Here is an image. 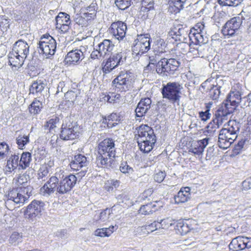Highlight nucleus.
<instances>
[{
    "label": "nucleus",
    "instance_id": "1",
    "mask_svg": "<svg viewBox=\"0 0 251 251\" xmlns=\"http://www.w3.org/2000/svg\"><path fill=\"white\" fill-rule=\"evenodd\" d=\"M115 156V144L113 139L107 138L99 144V155L96 160L99 167L107 168L111 167Z\"/></svg>",
    "mask_w": 251,
    "mask_h": 251
},
{
    "label": "nucleus",
    "instance_id": "2",
    "mask_svg": "<svg viewBox=\"0 0 251 251\" xmlns=\"http://www.w3.org/2000/svg\"><path fill=\"white\" fill-rule=\"evenodd\" d=\"M29 46L26 42L19 40L13 46L12 50L8 54L9 63L13 67L20 68L29 53Z\"/></svg>",
    "mask_w": 251,
    "mask_h": 251
},
{
    "label": "nucleus",
    "instance_id": "3",
    "mask_svg": "<svg viewBox=\"0 0 251 251\" xmlns=\"http://www.w3.org/2000/svg\"><path fill=\"white\" fill-rule=\"evenodd\" d=\"M137 142L141 151L149 152L156 142L153 130L147 125H141L137 130Z\"/></svg>",
    "mask_w": 251,
    "mask_h": 251
},
{
    "label": "nucleus",
    "instance_id": "4",
    "mask_svg": "<svg viewBox=\"0 0 251 251\" xmlns=\"http://www.w3.org/2000/svg\"><path fill=\"white\" fill-rule=\"evenodd\" d=\"M205 26L203 22L198 23L191 29L189 34L190 39L196 44L197 50L200 57L203 56V45L208 41V38L206 34Z\"/></svg>",
    "mask_w": 251,
    "mask_h": 251
},
{
    "label": "nucleus",
    "instance_id": "5",
    "mask_svg": "<svg viewBox=\"0 0 251 251\" xmlns=\"http://www.w3.org/2000/svg\"><path fill=\"white\" fill-rule=\"evenodd\" d=\"M182 89V87L178 82H168L162 88L163 97L172 103L178 102L180 100V95Z\"/></svg>",
    "mask_w": 251,
    "mask_h": 251
},
{
    "label": "nucleus",
    "instance_id": "6",
    "mask_svg": "<svg viewBox=\"0 0 251 251\" xmlns=\"http://www.w3.org/2000/svg\"><path fill=\"white\" fill-rule=\"evenodd\" d=\"M242 93L239 86H234L232 87L228 94L226 100L227 103L230 102V105L237 107L240 105L241 107H244L249 105L247 97H242Z\"/></svg>",
    "mask_w": 251,
    "mask_h": 251
},
{
    "label": "nucleus",
    "instance_id": "7",
    "mask_svg": "<svg viewBox=\"0 0 251 251\" xmlns=\"http://www.w3.org/2000/svg\"><path fill=\"white\" fill-rule=\"evenodd\" d=\"M134 80V76L132 73L122 71L113 80L112 83L117 88L121 89L122 91H126L131 87Z\"/></svg>",
    "mask_w": 251,
    "mask_h": 251
},
{
    "label": "nucleus",
    "instance_id": "8",
    "mask_svg": "<svg viewBox=\"0 0 251 251\" xmlns=\"http://www.w3.org/2000/svg\"><path fill=\"white\" fill-rule=\"evenodd\" d=\"M20 190L21 189H13L5 195V204L7 207L10 208L11 205L13 203L23 205L28 201V196H24Z\"/></svg>",
    "mask_w": 251,
    "mask_h": 251
},
{
    "label": "nucleus",
    "instance_id": "9",
    "mask_svg": "<svg viewBox=\"0 0 251 251\" xmlns=\"http://www.w3.org/2000/svg\"><path fill=\"white\" fill-rule=\"evenodd\" d=\"M242 23V19L239 17L231 18L225 24L222 30V33L227 37L237 34Z\"/></svg>",
    "mask_w": 251,
    "mask_h": 251
},
{
    "label": "nucleus",
    "instance_id": "10",
    "mask_svg": "<svg viewBox=\"0 0 251 251\" xmlns=\"http://www.w3.org/2000/svg\"><path fill=\"white\" fill-rule=\"evenodd\" d=\"M125 58L124 54L122 52L112 54L102 67L103 72L105 74L109 73L116 67L121 65Z\"/></svg>",
    "mask_w": 251,
    "mask_h": 251
},
{
    "label": "nucleus",
    "instance_id": "11",
    "mask_svg": "<svg viewBox=\"0 0 251 251\" xmlns=\"http://www.w3.org/2000/svg\"><path fill=\"white\" fill-rule=\"evenodd\" d=\"M150 49V38L147 35H141L132 46V53L136 55H142Z\"/></svg>",
    "mask_w": 251,
    "mask_h": 251
},
{
    "label": "nucleus",
    "instance_id": "12",
    "mask_svg": "<svg viewBox=\"0 0 251 251\" xmlns=\"http://www.w3.org/2000/svg\"><path fill=\"white\" fill-rule=\"evenodd\" d=\"M45 203L41 201L33 200L24 211L25 218L32 219L45 210Z\"/></svg>",
    "mask_w": 251,
    "mask_h": 251
},
{
    "label": "nucleus",
    "instance_id": "13",
    "mask_svg": "<svg viewBox=\"0 0 251 251\" xmlns=\"http://www.w3.org/2000/svg\"><path fill=\"white\" fill-rule=\"evenodd\" d=\"M237 135L229 132L227 128H222L219 135L218 145L223 149L228 148L236 139Z\"/></svg>",
    "mask_w": 251,
    "mask_h": 251
},
{
    "label": "nucleus",
    "instance_id": "14",
    "mask_svg": "<svg viewBox=\"0 0 251 251\" xmlns=\"http://www.w3.org/2000/svg\"><path fill=\"white\" fill-rule=\"evenodd\" d=\"M114 45L109 40L105 39L99 44L98 49L92 51L90 55L92 58L98 59L110 52L114 48Z\"/></svg>",
    "mask_w": 251,
    "mask_h": 251
},
{
    "label": "nucleus",
    "instance_id": "15",
    "mask_svg": "<svg viewBox=\"0 0 251 251\" xmlns=\"http://www.w3.org/2000/svg\"><path fill=\"white\" fill-rule=\"evenodd\" d=\"M58 179L55 176H52L46 183L40 188V194L46 197H49L55 191L58 190Z\"/></svg>",
    "mask_w": 251,
    "mask_h": 251
},
{
    "label": "nucleus",
    "instance_id": "16",
    "mask_svg": "<svg viewBox=\"0 0 251 251\" xmlns=\"http://www.w3.org/2000/svg\"><path fill=\"white\" fill-rule=\"evenodd\" d=\"M187 35V31L182 26L174 27L168 33V42L172 43L177 41L184 42Z\"/></svg>",
    "mask_w": 251,
    "mask_h": 251
},
{
    "label": "nucleus",
    "instance_id": "17",
    "mask_svg": "<svg viewBox=\"0 0 251 251\" xmlns=\"http://www.w3.org/2000/svg\"><path fill=\"white\" fill-rule=\"evenodd\" d=\"M229 247L234 251L243 250L251 248V238L239 236L231 241Z\"/></svg>",
    "mask_w": 251,
    "mask_h": 251
},
{
    "label": "nucleus",
    "instance_id": "18",
    "mask_svg": "<svg viewBox=\"0 0 251 251\" xmlns=\"http://www.w3.org/2000/svg\"><path fill=\"white\" fill-rule=\"evenodd\" d=\"M126 30V24L121 21L113 23L109 28L110 33L119 40H122L125 37Z\"/></svg>",
    "mask_w": 251,
    "mask_h": 251
},
{
    "label": "nucleus",
    "instance_id": "19",
    "mask_svg": "<svg viewBox=\"0 0 251 251\" xmlns=\"http://www.w3.org/2000/svg\"><path fill=\"white\" fill-rule=\"evenodd\" d=\"M76 180V177L75 175H70L66 176L59 183L58 193L60 194L67 193L75 186Z\"/></svg>",
    "mask_w": 251,
    "mask_h": 251
},
{
    "label": "nucleus",
    "instance_id": "20",
    "mask_svg": "<svg viewBox=\"0 0 251 251\" xmlns=\"http://www.w3.org/2000/svg\"><path fill=\"white\" fill-rule=\"evenodd\" d=\"M19 167L20 169L19 157L18 154L14 153L11 154L7 160L6 165L5 167V173L10 175L13 172H15Z\"/></svg>",
    "mask_w": 251,
    "mask_h": 251
},
{
    "label": "nucleus",
    "instance_id": "21",
    "mask_svg": "<svg viewBox=\"0 0 251 251\" xmlns=\"http://www.w3.org/2000/svg\"><path fill=\"white\" fill-rule=\"evenodd\" d=\"M78 136L77 126H72L69 127H62L60 137L63 140H73Z\"/></svg>",
    "mask_w": 251,
    "mask_h": 251
},
{
    "label": "nucleus",
    "instance_id": "22",
    "mask_svg": "<svg viewBox=\"0 0 251 251\" xmlns=\"http://www.w3.org/2000/svg\"><path fill=\"white\" fill-rule=\"evenodd\" d=\"M40 53L45 54L47 58L54 54L56 49V42L55 40H51L49 43H43L39 45L38 47Z\"/></svg>",
    "mask_w": 251,
    "mask_h": 251
},
{
    "label": "nucleus",
    "instance_id": "23",
    "mask_svg": "<svg viewBox=\"0 0 251 251\" xmlns=\"http://www.w3.org/2000/svg\"><path fill=\"white\" fill-rule=\"evenodd\" d=\"M151 100L149 98L141 99L135 109L136 116L138 117L144 116L151 108Z\"/></svg>",
    "mask_w": 251,
    "mask_h": 251
},
{
    "label": "nucleus",
    "instance_id": "24",
    "mask_svg": "<svg viewBox=\"0 0 251 251\" xmlns=\"http://www.w3.org/2000/svg\"><path fill=\"white\" fill-rule=\"evenodd\" d=\"M209 138H205L192 144L189 151L191 152L195 155H201L203 152L204 148L208 144Z\"/></svg>",
    "mask_w": 251,
    "mask_h": 251
},
{
    "label": "nucleus",
    "instance_id": "25",
    "mask_svg": "<svg viewBox=\"0 0 251 251\" xmlns=\"http://www.w3.org/2000/svg\"><path fill=\"white\" fill-rule=\"evenodd\" d=\"M190 188L189 187H182L175 197L176 203H183L187 201L191 198Z\"/></svg>",
    "mask_w": 251,
    "mask_h": 251
},
{
    "label": "nucleus",
    "instance_id": "26",
    "mask_svg": "<svg viewBox=\"0 0 251 251\" xmlns=\"http://www.w3.org/2000/svg\"><path fill=\"white\" fill-rule=\"evenodd\" d=\"M78 61V50L76 49L69 51L64 59V63L69 65H76Z\"/></svg>",
    "mask_w": 251,
    "mask_h": 251
},
{
    "label": "nucleus",
    "instance_id": "27",
    "mask_svg": "<svg viewBox=\"0 0 251 251\" xmlns=\"http://www.w3.org/2000/svg\"><path fill=\"white\" fill-rule=\"evenodd\" d=\"M228 103L224 101L216 111L215 115L227 117V116L232 113L234 108H231Z\"/></svg>",
    "mask_w": 251,
    "mask_h": 251
},
{
    "label": "nucleus",
    "instance_id": "28",
    "mask_svg": "<svg viewBox=\"0 0 251 251\" xmlns=\"http://www.w3.org/2000/svg\"><path fill=\"white\" fill-rule=\"evenodd\" d=\"M46 80L38 79L34 81L31 85L29 91L31 94L41 93L46 86Z\"/></svg>",
    "mask_w": 251,
    "mask_h": 251
},
{
    "label": "nucleus",
    "instance_id": "29",
    "mask_svg": "<svg viewBox=\"0 0 251 251\" xmlns=\"http://www.w3.org/2000/svg\"><path fill=\"white\" fill-rule=\"evenodd\" d=\"M81 15L79 17V25H81L83 28V31L86 28L89 24L91 23V19L94 17L93 13H88V12H81L80 13Z\"/></svg>",
    "mask_w": 251,
    "mask_h": 251
},
{
    "label": "nucleus",
    "instance_id": "30",
    "mask_svg": "<svg viewBox=\"0 0 251 251\" xmlns=\"http://www.w3.org/2000/svg\"><path fill=\"white\" fill-rule=\"evenodd\" d=\"M156 201L143 205L140 207L139 212L141 214L149 215L157 210Z\"/></svg>",
    "mask_w": 251,
    "mask_h": 251
},
{
    "label": "nucleus",
    "instance_id": "31",
    "mask_svg": "<svg viewBox=\"0 0 251 251\" xmlns=\"http://www.w3.org/2000/svg\"><path fill=\"white\" fill-rule=\"evenodd\" d=\"M31 161V153L28 152H23L19 160L20 167L22 169H25L29 167L30 163Z\"/></svg>",
    "mask_w": 251,
    "mask_h": 251
},
{
    "label": "nucleus",
    "instance_id": "32",
    "mask_svg": "<svg viewBox=\"0 0 251 251\" xmlns=\"http://www.w3.org/2000/svg\"><path fill=\"white\" fill-rule=\"evenodd\" d=\"M121 99V96L119 94L110 93L109 94H102L100 99L101 100L107 101L109 103L117 102Z\"/></svg>",
    "mask_w": 251,
    "mask_h": 251
},
{
    "label": "nucleus",
    "instance_id": "33",
    "mask_svg": "<svg viewBox=\"0 0 251 251\" xmlns=\"http://www.w3.org/2000/svg\"><path fill=\"white\" fill-rule=\"evenodd\" d=\"M114 226H109L108 228H99L94 232L96 236L100 237H109L114 232Z\"/></svg>",
    "mask_w": 251,
    "mask_h": 251
},
{
    "label": "nucleus",
    "instance_id": "34",
    "mask_svg": "<svg viewBox=\"0 0 251 251\" xmlns=\"http://www.w3.org/2000/svg\"><path fill=\"white\" fill-rule=\"evenodd\" d=\"M88 164L89 162L87 160L86 157L79 154V170L81 169V171H79V176H84L87 171Z\"/></svg>",
    "mask_w": 251,
    "mask_h": 251
},
{
    "label": "nucleus",
    "instance_id": "35",
    "mask_svg": "<svg viewBox=\"0 0 251 251\" xmlns=\"http://www.w3.org/2000/svg\"><path fill=\"white\" fill-rule=\"evenodd\" d=\"M43 107L42 102L37 99H35L30 104L29 107V112L31 114H36L39 113Z\"/></svg>",
    "mask_w": 251,
    "mask_h": 251
},
{
    "label": "nucleus",
    "instance_id": "36",
    "mask_svg": "<svg viewBox=\"0 0 251 251\" xmlns=\"http://www.w3.org/2000/svg\"><path fill=\"white\" fill-rule=\"evenodd\" d=\"M52 164V163L50 162L49 164H44L41 166L38 174V179H43L48 175Z\"/></svg>",
    "mask_w": 251,
    "mask_h": 251
},
{
    "label": "nucleus",
    "instance_id": "37",
    "mask_svg": "<svg viewBox=\"0 0 251 251\" xmlns=\"http://www.w3.org/2000/svg\"><path fill=\"white\" fill-rule=\"evenodd\" d=\"M166 45L163 39L159 38L156 40L154 45V51L157 53H163L166 51Z\"/></svg>",
    "mask_w": 251,
    "mask_h": 251
},
{
    "label": "nucleus",
    "instance_id": "38",
    "mask_svg": "<svg viewBox=\"0 0 251 251\" xmlns=\"http://www.w3.org/2000/svg\"><path fill=\"white\" fill-rule=\"evenodd\" d=\"M56 25L64 24H70V16L64 12H60L55 18Z\"/></svg>",
    "mask_w": 251,
    "mask_h": 251
},
{
    "label": "nucleus",
    "instance_id": "39",
    "mask_svg": "<svg viewBox=\"0 0 251 251\" xmlns=\"http://www.w3.org/2000/svg\"><path fill=\"white\" fill-rule=\"evenodd\" d=\"M227 129L231 133L237 135V133L239 132L240 124L236 122V121H229L228 122L227 127H226Z\"/></svg>",
    "mask_w": 251,
    "mask_h": 251
},
{
    "label": "nucleus",
    "instance_id": "40",
    "mask_svg": "<svg viewBox=\"0 0 251 251\" xmlns=\"http://www.w3.org/2000/svg\"><path fill=\"white\" fill-rule=\"evenodd\" d=\"M184 2L171 1L169 4V10L171 12L176 13L183 8Z\"/></svg>",
    "mask_w": 251,
    "mask_h": 251
},
{
    "label": "nucleus",
    "instance_id": "41",
    "mask_svg": "<svg viewBox=\"0 0 251 251\" xmlns=\"http://www.w3.org/2000/svg\"><path fill=\"white\" fill-rule=\"evenodd\" d=\"M210 88L208 91V95L213 100L218 99L220 95V87L214 85L210 86Z\"/></svg>",
    "mask_w": 251,
    "mask_h": 251
},
{
    "label": "nucleus",
    "instance_id": "42",
    "mask_svg": "<svg viewBox=\"0 0 251 251\" xmlns=\"http://www.w3.org/2000/svg\"><path fill=\"white\" fill-rule=\"evenodd\" d=\"M164 60L165 58H162L158 61L156 66V72L160 75L162 76H167V72L165 71V65L164 64Z\"/></svg>",
    "mask_w": 251,
    "mask_h": 251
},
{
    "label": "nucleus",
    "instance_id": "43",
    "mask_svg": "<svg viewBox=\"0 0 251 251\" xmlns=\"http://www.w3.org/2000/svg\"><path fill=\"white\" fill-rule=\"evenodd\" d=\"M120 170L122 173L126 175L127 176L132 175L134 172L133 169L129 166L126 162H122L121 164Z\"/></svg>",
    "mask_w": 251,
    "mask_h": 251
},
{
    "label": "nucleus",
    "instance_id": "44",
    "mask_svg": "<svg viewBox=\"0 0 251 251\" xmlns=\"http://www.w3.org/2000/svg\"><path fill=\"white\" fill-rule=\"evenodd\" d=\"M141 10L143 12L149 11L153 7V0H142Z\"/></svg>",
    "mask_w": 251,
    "mask_h": 251
},
{
    "label": "nucleus",
    "instance_id": "45",
    "mask_svg": "<svg viewBox=\"0 0 251 251\" xmlns=\"http://www.w3.org/2000/svg\"><path fill=\"white\" fill-rule=\"evenodd\" d=\"M29 141V137L27 135H19L16 138V143L20 149H23Z\"/></svg>",
    "mask_w": 251,
    "mask_h": 251
},
{
    "label": "nucleus",
    "instance_id": "46",
    "mask_svg": "<svg viewBox=\"0 0 251 251\" xmlns=\"http://www.w3.org/2000/svg\"><path fill=\"white\" fill-rule=\"evenodd\" d=\"M22 241V235L18 232H15L10 237V243L14 245H17Z\"/></svg>",
    "mask_w": 251,
    "mask_h": 251
},
{
    "label": "nucleus",
    "instance_id": "47",
    "mask_svg": "<svg viewBox=\"0 0 251 251\" xmlns=\"http://www.w3.org/2000/svg\"><path fill=\"white\" fill-rule=\"evenodd\" d=\"M221 6H235L240 3V0H218Z\"/></svg>",
    "mask_w": 251,
    "mask_h": 251
},
{
    "label": "nucleus",
    "instance_id": "48",
    "mask_svg": "<svg viewBox=\"0 0 251 251\" xmlns=\"http://www.w3.org/2000/svg\"><path fill=\"white\" fill-rule=\"evenodd\" d=\"M131 0H116L115 4L119 9L125 10L131 4Z\"/></svg>",
    "mask_w": 251,
    "mask_h": 251
},
{
    "label": "nucleus",
    "instance_id": "49",
    "mask_svg": "<svg viewBox=\"0 0 251 251\" xmlns=\"http://www.w3.org/2000/svg\"><path fill=\"white\" fill-rule=\"evenodd\" d=\"M158 228H160V224H159V222H156L155 221L150 225L140 227L142 230H147L148 233L152 232L156 230Z\"/></svg>",
    "mask_w": 251,
    "mask_h": 251
},
{
    "label": "nucleus",
    "instance_id": "50",
    "mask_svg": "<svg viewBox=\"0 0 251 251\" xmlns=\"http://www.w3.org/2000/svg\"><path fill=\"white\" fill-rule=\"evenodd\" d=\"M111 212L110 209H105L100 213L98 220L103 222L107 221L109 218Z\"/></svg>",
    "mask_w": 251,
    "mask_h": 251
},
{
    "label": "nucleus",
    "instance_id": "51",
    "mask_svg": "<svg viewBox=\"0 0 251 251\" xmlns=\"http://www.w3.org/2000/svg\"><path fill=\"white\" fill-rule=\"evenodd\" d=\"M167 61L169 64V67L171 68L173 72L178 68L180 64L179 61L175 58H170L167 59Z\"/></svg>",
    "mask_w": 251,
    "mask_h": 251
},
{
    "label": "nucleus",
    "instance_id": "52",
    "mask_svg": "<svg viewBox=\"0 0 251 251\" xmlns=\"http://www.w3.org/2000/svg\"><path fill=\"white\" fill-rule=\"evenodd\" d=\"M178 230L182 234H186L189 231L191 228L189 226L188 224L186 222H179L177 225Z\"/></svg>",
    "mask_w": 251,
    "mask_h": 251
},
{
    "label": "nucleus",
    "instance_id": "53",
    "mask_svg": "<svg viewBox=\"0 0 251 251\" xmlns=\"http://www.w3.org/2000/svg\"><path fill=\"white\" fill-rule=\"evenodd\" d=\"M218 128H219L218 126H217L214 122H211L207 126L205 132L207 133V135L211 136L214 134Z\"/></svg>",
    "mask_w": 251,
    "mask_h": 251
},
{
    "label": "nucleus",
    "instance_id": "54",
    "mask_svg": "<svg viewBox=\"0 0 251 251\" xmlns=\"http://www.w3.org/2000/svg\"><path fill=\"white\" fill-rule=\"evenodd\" d=\"M57 122L56 118L51 119L47 121L44 125L45 129H49V131H51L56 127V124Z\"/></svg>",
    "mask_w": 251,
    "mask_h": 251
},
{
    "label": "nucleus",
    "instance_id": "55",
    "mask_svg": "<svg viewBox=\"0 0 251 251\" xmlns=\"http://www.w3.org/2000/svg\"><path fill=\"white\" fill-rule=\"evenodd\" d=\"M9 150V146L6 143H0V158H3Z\"/></svg>",
    "mask_w": 251,
    "mask_h": 251
},
{
    "label": "nucleus",
    "instance_id": "56",
    "mask_svg": "<svg viewBox=\"0 0 251 251\" xmlns=\"http://www.w3.org/2000/svg\"><path fill=\"white\" fill-rule=\"evenodd\" d=\"M227 120V117L215 115V118L213 120V122H214L215 125L218 126V128H219L220 126H221L224 122H226Z\"/></svg>",
    "mask_w": 251,
    "mask_h": 251
},
{
    "label": "nucleus",
    "instance_id": "57",
    "mask_svg": "<svg viewBox=\"0 0 251 251\" xmlns=\"http://www.w3.org/2000/svg\"><path fill=\"white\" fill-rule=\"evenodd\" d=\"M9 22L5 16H0V27L1 30H6L9 26Z\"/></svg>",
    "mask_w": 251,
    "mask_h": 251
},
{
    "label": "nucleus",
    "instance_id": "58",
    "mask_svg": "<svg viewBox=\"0 0 251 251\" xmlns=\"http://www.w3.org/2000/svg\"><path fill=\"white\" fill-rule=\"evenodd\" d=\"M159 224H160V228L163 229H168L172 226V222L170 219L167 218L161 220L160 222H159Z\"/></svg>",
    "mask_w": 251,
    "mask_h": 251
},
{
    "label": "nucleus",
    "instance_id": "59",
    "mask_svg": "<svg viewBox=\"0 0 251 251\" xmlns=\"http://www.w3.org/2000/svg\"><path fill=\"white\" fill-rule=\"evenodd\" d=\"M121 120V118L119 114L112 113L107 117V118L105 119V121H109L118 123Z\"/></svg>",
    "mask_w": 251,
    "mask_h": 251
},
{
    "label": "nucleus",
    "instance_id": "60",
    "mask_svg": "<svg viewBox=\"0 0 251 251\" xmlns=\"http://www.w3.org/2000/svg\"><path fill=\"white\" fill-rule=\"evenodd\" d=\"M51 40L53 41L55 40L49 34H46L45 35H43L40 39V41L38 43V46H39V45H41L43 43L47 42V43H49L51 42Z\"/></svg>",
    "mask_w": 251,
    "mask_h": 251
},
{
    "label": "nucleus",
    "instance_id": "61",
    "mask_svg": "<svg viewBox=\"0 0 251 251\" xmlns=\"http://www.w3.org/2000/svg\"><path fill=\"white\" fill-rule=\"evenodd\" d=\"M65 96L66 99H68V101L74 102L77 97V94L71 91L67 92Z\"/></svg>",
    "mask_w": 251,
    "mask_h": 251
},
{
    "label": "nucleus",
    "instance_id": "62",
    "mask_svg": "<svg viewBox=\"0 0 251 251\" xmlns=\"http://www.w3.org/2000/svg\"><path fill=\"white\" fill-rule=\"evenodd\" d=\"M166 176L165 172H159L158 173L155 174L154 176V180L158 183L161 182L164 179Z\"/></svg>",
    "mask_w": 251,
    "mask_h": 251
},
{
    "label": "nucleus",
    "instance_id": "63",
    "mask_svg": "<svg viewBox=\"0 0 251 251\" xmlns=\"http://www.w3.org/2000/svg\"><path fill=\"white\" fill-rule=\"evenodd\" d=\"M242 189L245 191L251 189V176L243 181Z\"/></svg>",
    "mask_w": 251,
    "mask_h": 251
},
{
    "label": "nucleus",
    "instance_id": "64",
    "mask_svg": "<svg viewBox=\"0 0 251 251\" xmlns=\"http://www.w3.org/2000/svg\"><path fill=\"white\" fill-rule=\"evenodd\" d=\"M87 47L82 46L80 47L79 52L82 53V55L80 56V54H79V59H80L81 57L82 56L81 60L85 57H87L88 58L89 56L90 52L87 51Z\"/></svg>",
    "mask_w": 251,
    "mask_h": 251
}]
</instances>
